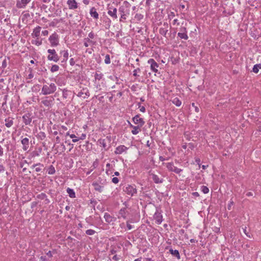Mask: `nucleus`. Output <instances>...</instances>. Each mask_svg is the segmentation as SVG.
<instances>
[{"instance_id":"f257e3e1","label":"nucleus","mask_w":261,"mask_h":261,"mask_svg":"<svg viewBox=\"0 0 261 261\" xmlns=\"http://www.w3.org/2000/svg\"><path fill=\"white\" fill-rule=\"evenodd\" d=\"M131 5L127 1H124L122 5L119 8L118 12L120 14L119 21H123L129 15Z\"/></svg>"},{"instance_id":"f03ea898","label":"nucleus","mask_w":261,"mask_h":261,"mask_svg":"<svg viewBox=\"0 0 261 261\" xmlns=\"http://www.w3.org/2000/svg\"><path fill=\"white\" fill-rule=\"evenodd\" d=\"M43 85L41 89V94L44 95H50L57 90V87L54 83H48L45 80L43 81Z\"/></svg>"},{"instance_id":"7ed1b4c3","label":"nucleus","mask_w":261,"mask_h":261,"mask_svg":"<svg viewBox=\"0 0 261 261\" xmlns=\"http://www.w3.org/2000/svg\"><path fill=\"white\" fill-rule=\"evenodd\" d=\"M47 51L48 54L47 57L48 61H54L56 63L59 61L60 57L55 49H48Z\"/></svg>"},{"instance_id":"20e7f679","label":"nucleus","mask_w":261,"mask_h":261,"mask_svg":"<svg viewBox=\"0 0 261 261\" xmlns=\"http://www.w3.org/2000/svg\"><path fill=\"white\" fill-rule=\"evenodd\" d=\"M123 191L131 197L137 193L136 186L135 185H128L123 189Z\"/></svg>"},{"instance_id":"39448f33","label":"nucleus","mask_w":261,"mask_h":261,"mask_svg":"<svg viewBox=\"0 0 261 261\" xmlns=\"http://www.w3.org/2000/svg\"><path fill=\"white\" fill-rule=\"evenodd\" d=\"M48 41L50 42L51 47H56L59 45V36L58 34L54 32L48 38Z\"/></svg>"},{"instance_id":"423d86ee","label":"nucleus","mask_w":261,"mask_h":261,"mask_svg":"<svg viewBox=\"0 0 261 261\" xmlns=\"http://www.w3.org/2000/svg\"><path fill=\"white\" fill-rule=\"evenodd\" d=\"M54 100L53 96H46L42 99L41 103L46 107L51 108L54 105Z\"/></svg>"},{"instance_id":"0eeeda50","label":"nucleus","mask_w":261,"mask_h":261,"mask_svg":"<svg viewBox=\"0 0 261 261\" xmlns=\"http://www.w3.org/2000/svg\"><path fill=\"white\" fill-rule=\"evenodd\" d=\"M33 116L31 113L28 112L22 116V121L25 125L32 126L31 124Z\"/></svg>"},{"instance_id":"6e6552de","label":"nucleus","mask_w":261,"mask_h":261,"mask_svg":"<svg viewBox=\"0 0 261 261\" xmlns=\"http://www.w3.org/2000/svg\"><path fill=\"white\" fill-rule=\"evenodd\" d=\"M59 54L61 55V57H62L61 60V65L64 66L66 64L67 61L68 59V50L67 49L61 50L60 51Z\"/></svg>"},{"instance_id":"1a4fd4ad","label":"nucleus","mask_w":261,"mask_h":261,"mask_svg":"<svg viewBox=\"0 0 261 261\" xmlns=\"http://www.w3.org/2000/svg\"><path fill=\"white\" fill-rule=\"evenodd\" d=\"M166 167L169 171L174 172L177 174H179L183 170L174 166L173 163H168L166 165Z\"/></svg>"},{"instance_id":"9d476101","label":"nucleus","mask_w":261,"mask_h":261,"mask_svg":"<svg viewBox=\"0 0 261 261\" xmlns=\"http://www.w3.org/2000/svg\"><path fill=\"white\" fill-rule=\"evenodd\" d=\"M169 28H171V26H169L167 22H164L162 27L159 29V33L163 36L166 37V35L168 32Z\"/></svg>"},{"instance_id":"9b49d317","label":"nucleus","mask_w":261,"mask_h":261,"mask_svg":"<svg viewBox=\"0 0 261 261\" xmlns=\"http://www.w3.org/2000/svg\"><path fill=\"white\" fill-rule=\"evenodd\" d=\"M140 114L136 115L132 118V120L135 124H137V125L140 126H143L145 124V121L143 118L140 117Z\"/></svg>"},{"instance_id":"f8f14e48","label":"nucleus","mask_w":261,"mask_h":261,"mask_svg":"<svg viewBox=\"0 0 261 261\" xmlns=\"http://www.w3.org/2000/svg\"><path fill=\"white\" fill-rule=\"evenodd\" d=\"M148 63L150 65L151 70L154 72H157L158 71V68L159 67V64L155 62L153 59H149L148 60Z\"/></svg>"},{"instance_id":"ddd939ff","label":"nucleus","mask_w":261,"mask_h":261,"mask_svg":"<svg viewBox=\"0 0 261 261\" xmlns=\"http://www.w3.org/2000/svg\"><path fill=\"white\" fill-rule=\"evenodd\" d=\"M117 12V10L116 8H114L112 6L108 8V14L114 19H116L118 18Z\"/></svg>"},{"instance_id":"4468645a","label":"nucleus","mask_w":261,"mask_h":261,"mask_svg":"<svg viewBox=\"0 0 261 261\" xmlns=\"http://www.w3.org/2000/svg\"><path fill=\"white\" fill-rule=\"evenodd\" d=\"M76 95L78 97L85 99L90 96V92L87 88H83L81 91L78 92Z\"/></svg>"},{"instance_id":"2eb2a0df","label":"nucleus","mask_w":261,"mask_h":261,"mask_svg":"<svg viewBox=\"0 0 261 261\" xmlns=\"http://www.w3.org/2000/svg\"><path fill=\"white\" fill-rule=\"evenodd\" d=\"M150 175L151 176V178L155 184H162L164 181V179L162 177H160L159 175L153 173H150Z\"/></svg>"},{"instance_id":"dca6fc26","label":"nucleus","mask_w":261,"mask_h":261,"mask_svg":"<svg viewBox=\"0 0 261 261\" xmlns=\"http://www.w3.org/2000/svg\"><path fill=\"white\" fill-rule=\"evenodd\" d=\"M21 138L22 139L21 140V143L22 145V149L24 151H27L29 148V139L28 138H23L22 137H21Z\"/></svg>"},{"instance_id":"f3484780","label":"nucleus","mask_w":261,"mask_h":261,"mask_svg":"<svg viewBox=\"0 0 261 261\" xmlns=\"http://www.w3.org/2000/svg\"><path fill=\"white\" fill-rule=\"evenodd\" d=\"M31 0H20L16 2V7L18 8H24L27 5L29 4Z\"/></svg>"},{"instance_id":"a211bd4d","label":"nucleus","mask_w":261,"mask_h":261,"mask_svg":"<svg viewBox=\"0 0 261 261\" xmlns=\"http://www.w3.org/2000/svg\"><path fill=\"white\" fill-rule=\"evenodd\" d=\"M129 125L130 127L132 128L133 129L131 131V133L133 135H137L141 131V127L142 126H140L139 125L135 126L133 125L129 121H128Z\"/></svg>"},{"instance_id":"6ab92c4d","label":"nucleus","mask_w":261,"mask_h":261,"mask_svg":"<svg viewBox=\"0 0 261 261\" xmlns=\"http://www.w3.org/2000/svg\"><path fill=\"white\" fill-rule=\"evenodd\" d=\"M104 218L105 221L108 223H113L116 221V218L111 216L108 213H106L104 215Z\"/></svg>"},{"instance_id":"aec40b11","label":"nucleus","mask_w":261,"mask_h":261,"mask_svg":"<svg viewBox=\"0 0 261 261\" xmlns=\"http://www.w3.org/2000/svg\"><path fill=\"white\" fill-rule=\"evenodd\" d=\"M128 149V148L124 145H119L116 148V149L114 151L116 154H120L124 152H126Z\"/></svg>"},{"instance_id":"412c9836","label":"nucleus","mask_w":261,"mask_h":261,"mask_svg":"<svg viewBox=\"0 0 261 261\" xmlns=\"http://www.w3.org/2000/svg\"><path fill=\"white\" fill-rule=\"evenodd\" d=\"M92 186L95 191L101 193L104 191L105 186L98 185L97 182H92Z\"/></svg>"},{"instance_id":"4be33fe9","label":"nucleus","mask_w":261,"mask_h":261,"mask_svg":"<svg viewBox=\"0 0 261 261\" xmlns=\"http://www.w3.org/2000/svg\"><path fill=\"white\" fill-rule=\"evenodd\" d=\"M153 218L155 220L156 223L160 224L163 221V216L161 213L156 212L153 215Z\"/></svg>"},{"instance_id":"5701e85b","label":"nucleus","mask_w":261,"mask_h":261,"mask_svg":"<svg viewBox=\"0 0 261 261\" xmlns=\"http://www.w3.org/2000/svg\"><path fill=\"white\" fill-rule=\"evenodd\" d=\"M67 4L70 10H74L78 7L77 3L75 0H68Z\"/></svg>"},{"instance_id":"b1692460","label":"nucleus","mask_w":261,"mask_h":261,"mask_svg":"<svg viewBox=\"0 0 261 261\" xmlns=\"http://www.w3.org/2000/svg\"><path fill=\"white\" fill-rule=\"evenodd\" d=\"M128 214V211H127L126 208L125 207L121 208L119 212V215L124 219H126L127 218V216ZM118 218H119V216Z\"/></svg>"},{"instance_id":"393cba45","label":"nucleus","mask_w":261,"mask_h":261,"mask_svg":"<svg viewBox=\"0 0 261 261\" xmlns=\"http://www.w3.org/2000/svg\"><path fill=\"white\" fill-rule=\"evenodd\" d=\"M14 118L11 117H8L5 119V125L7 128H10L13 126L14 124Z\"/></svg>"},{"instance_id":"a878e982","label":"nucleus","mask_w":261,"mask_h":261,"mask_svg":"<svg viewBox=\"0 0 261 261\" xmlns=\"http://www.w3.org/2000/svg\"><path fill=\"white\" fill-rule=\"evenodd\" d=\"M90 16L94 19H97L99 17V14L97 13L95 7H93L90 9L89 12Z\"/></svg>"},{"instance_id":"bb28decb","label":"nucleus","mask_w":261,"mask_h":261,"mask_svg":"<svg viewBox=\"0 0 261 261\" xmlns=\"http://www.w3.org/2000/svg\"><path fill=\"white\" fill-rule=\"evenodd\" d=\"M41 29V28L40 26H38L33 30V33L32 34L33 38H37L38 39L40 34Z\"/></svg>"},{"instance_id":"cd10ccee","label":"nucleus","mask_w":261,"mask_h":261,"mask_svg":"<svg viewBox=\"0 0 261 261\" xmlns=\"http://www.w3.org/2000/svg\"><path fill=\"white\" fill-rule=\"evenodd\" d=\"M93 182H97L98 185L103 186H105L107 184L106 179L102 177H98L96 180L94 181Z\"/></svg>"},{"instance_id":"c85d7f7f","label":"nucleus","mask_w":261,"mask_h":261,"mask_svg":"<svg viewBox=\"0 0 261 261\" xmlns=\"http://www.w3.org/2000/svg\"><path fill=\"white\" fill-rule=\"evenodd\" d=\"M42 148L39 147L37 150L32 151L30 154L31 158H35L36 156H39L42 152Z\"/></svg>"},{"instance_id":"c756f323","label":"nucleus","mask_w":261,"mask_h":261,"mask_svg":"<svg viewBox=\"0 0 261 261\" xmlns=\"http://www.w3.org/2000/svg\"><path fill=\"white\" fill-rule=\"evenodd\" d=\"M169 252L177 259H180V256L179 251L177 250H173L172 248L169 249Z\"/></svg>"},{"instance_id":"7c9ffc66","label":"nucleus","mask_w":261,"mask_h":261,"mask_svg":"<svg viewBox=\"0 0 261 261\" xmlns=\"http://www.w3.org/2000/svg\"><path fill=\"white\" fill-rule=\"evenodd\" d=\"M67 193L68 194L70 198H75V193L74 190L70 188H68L66 190Z\"/></svg>"},{"instance_id":"2f4dec72","label":"nucleus","mask_w":261,"mask_h":261,"mask_svg":"<svg viewBox=\"0 0 261 261\" xmlns=\"http://www.w3.org/2000/svg\"><path fill=\"white\" fill-rule=\"evenodd\" d=\"M172 102L177 107H179L181 105V101L178 97L173 98Z\"/></svg>"},{"instance_id":"473e14b6","label":"nucleus","mask_w":261,"mask_h":261,"mask_svg":"<svg viewBox=\"0 0 261 261\" xmlns=\"http://www.w3.org/2000/svg\"><path fill=\"white\" fill-rule=\"evenodd\" d=\"M103 76V74L99 71L96 72L94 74V79L95 80L100 81L102 79Z\"/></svg>"},{"instance_id":"72a5a7b5","label":"nucleus","mask_w":261,"mask_h":261,"mask_svg":"<svg viewBox=\"0 0 261 261\" xmlns=\"http://www.w3.org/2000/svg\"><path fill=\"white\" fill-rule=\"evenodd\" d=\"M97 142L100 146H102L104 148L107 147L106 140L105 139L100 138L98 140Z\"/></svg>"},{"instance_id":"f704fd0d","label":"nucleus","mask_w":261,"mask_h":261,"mask_svg":"<svg viewBox=\"0 0 261 261\" xmlns=\"http://www.w3.org/2000/svg\"><path fill=\"white\" fill-rule=\"evenodd\" d=\"M36 137L38 139L43 140L46 138V134L44 132H40Z\"/></svg>"},{"instance_id":"c9c22d12","label":"nucleus","mask_w":261,"mask_h":261,"mask_svg":"<svg viewBox=\"0 0 261 261\" xmlns=\"http://www.w3.org/2000/svg\"><path fill=\"white\" fill-rule=\"evenodd\" d=\"M259 69H261V64H257L254 65L252 71L255 73H257L259 71Z\"/></svg>"},{"instance_id":"e433bc0d","label":"nucleus","mask_w":261,"mask_h":261,"mask_svg":"<svg viewBox=\"0 0 261 261\" xmlns=\"http://www.w3.org/2000/svg\"><path fill=\"white\" fill-rule=\"evenodd\" d=\"M56 172V170L55 167L53 165H50L47 169V173L48 174H54Z\"/></svg>"},{"instance_id":"4c0bfd02","label":"nucleus","mask_w":261,"mask_h":261,"mask_svg":"<svg viewBox=\"0 0 261 261\" xmlns=\"http://www.w3.org/2000/svg\"><path fill=\"white\" fill-rule=\"evenodd\" d=\"M177 36L180 39H183L186 40H188L189 38L187 33H178Z\"/></svg>"},{"instance_id":"58836bf2","label":"nucleus","mask_w":261,"mask_h":261,"mask_svg":"<svg viewBox=\"0 0 261 261\" xmlns=\"http://www.w3.org/2000/svg\"><path fill=\"white\" fill-rule=\"evenodd\" d=\"M59 70V66L58 65H53L50 68V71L51 72H55L58 71Z\"/></svg>"},{"instance_id":"ea45409f","label":"nucleus","mask_w":261,"mask_h":261,"mask_svg":"<svg viewBox=\"0 0 261 261\" xmlns=\"http://www.w3.org/2000/svg\"><path fill=\"white\" fill-rule=\"evenodd\" d=\"M200 189L204 194H207L209 192V189L206 186H202Z\"/></svg>"},{"instance_id":"a19ab883","label":"nucleus","mask_w":261,"mask_h":261,"mask_svg":"<svg viewBox=\"0 0 261 261\" xmlns=\"http://www.w3.org/2000/svg\"><path fill=\"white\" fill-rule=\"evenodd\" d=\"M143 15L139 13H137L135 16V19L138 21H140L143 18Z\"/></svg>"},{"instance_id":"79ce46f5","label":"nucleus","mask_w":261,"mask_h":261,"mask_svg":"<svg viewBox=\"0 0 261 261\" xmlns=\"http://www.w3.org/2000/svg\"><path fill=\"white\" fill-rule=\"evenodd\" d=\"M46 197L47 195L44 193H41V194H39L37 195V198L41 200L44 199Z\"/></svg>"},{"instance_id":"37998d69","label":"nucleus","mask_w":261,"mask_h":261,"mask_svg":"<svg viewBox=\"0 0 261 261\" xmlns=\"http://www.w3.org/2000/svg\"><path fill=\"white\" fill-rule=\"evenodd\" d=\"M88 43H93V41L88 38H85L84 44L85 47H88L89 46Z\"/></svg>"},{"instance_id":"c03bdc74","label":"nucleus","mask_w":261,"mask_h":261,"mask_svg":"<svg viewBox=\"0 0 261 261\" xmlns=\"http://www.w3.org/2000/svg\"><path fill=\"white\" fill-rule=\"evenodd\" d=\"M96 231L93 229H88L86 231V234L89 236L93 235Z\"/></svg>"},{"instance_id":"a18cd8bd","label":"nucleus","mask_w":261,"mask_h":261,"mask_svg":"<svg viewBox=\"0 0 261 261\" xmlns=\"http://www.w3.org/2000/svg\"><path fill=\"white\" fill-rule=\"evenodd\" d=\"M105 63L106 64H109L111 63V59H110V55L108 54L106 55V56L105 57Z\"/></svg>"},{"instance_id":"49530a36","label":"nucleus","mask_w":261,"mask_h":261,"mask_svg":"<svg viewBox=\"0 0 261 261\" xmlns=\"http://www.w3.org/2000/svg\"><path fill=\"white\" fill-rule=\"evenodd\" d=\"M70 137L72 139V141L74 143H75L79 140V139L76 138V137L75 136V135L74 134H71L70 135Z\"/></svg>"},{"instance_id":"de8ad7c7","label":"nucleus","mask_w":261,"mask_h":261,"mask_svg":"<svg viewBox=\"0 0 261 261\" xmlns=\"http://www.w3.org/2000/svg\"><path fill=\"white\" fill-rule=\"evenodd\" d=\"M32 42L33 44H35V45H36L37 46H40L42 43V40H36L35 41H33Z\"/></svg>"},{"instance_id":"09e8293b","label":"nucleus","mask_w":261,"mask_h":261,"mask_svg":"<svg viewBox=\"0 0 261 261\" xmlns=\"http://www.w3.org/2000/svg\"><path fill=\"white\" fill-rule=\"evenodd\" d=\"M243 232H244V233L249 238H251V236L250 235V233H249V231L247 230V227H245L244 228H243Z\"/></svg>"},{"instance_id":"8fccbe9b","label":"nucleus","mask_w":261,"mask_h":261,"mask_svg":"<svg viewBox=\"0 0 261 261\" xmlns=\"http://www.w3.org/2000/svg\"><path fill=\"white\" fill-rule=\"evenodd\" d=\"M68 91L66 89H64L63 90V97L64 98H67V96H68Z\"/></svg>"},{"instance_id":"3c124183","label":"nucleus","mask_w":261,"mask_h":261,"mask_svg":"<svg viewBox=\"0 0 261 261\" xmlns=\"http://www.w3.org/2000/svg\"><path fill=\"white\" fill-rule=\"evenodd\" d=\"M191 105L194 108L195 111L196 113H198L199 112V109L198 107L196 106L195 103L193 102Z\"/></svg>"},{"instance_id":"603ef678","label":"nucleus","mask_w":261,"mask_h":261,"mask_svg":"<svg viewBox=\"0 0 261 261\" xmlns=\"http://www.w3.org/2000/svg\"><path fill=\"white\" fill-rule=\"evenodd\" d=\"M179 32L181 33H187V29L186 27H182L179 29Z\"/></svg>"},{"instance_id":"864d4df0","label":"nucleus","mask_w":261,"mask_h":261,"mask_svg":"<svg viewBox=\"0 0 261 261\" xmlns=\"http://www.w3.org/2000/svg\"><path fill=\"white\" fill-rule=\"evenodd\" d=\"M140 71V69L139 68H137L133 71V75L135 76H138L139 75L137 74L138 72Z\"/></svg>"},{"instance_id":"5fc2aeb1","label":"nucleus","mask_w":261,"mask_h":261,"mask_svg":"<svg viewBox=\"0 0 261 261\" xmlns=\"http://www.w3.org/2000/svg\"><path fill=\"white\" fill-rule=\"evenodd\" d=\"M7 60L5 58L2 64V68L3 69H5L7 67Z\"/></svg>"},{"instance_id":"6e6d98bb","label":"nucleus","mask_w":261,"mask_h":261,"mask_svg":"<svg viewBox=\"0 0 261 261\" xmlns=\"http://www.w3.org/2000/svg\"><path fill=\"white\" fill-rule=\"evenodd\" d=\"M117 252V250L115 247H111V249L110 250V253L111 254H114Z\"/></svg>"},{"instance_id":"4d7b16f0","label":"nucleus","mask_w":261,"mask_h":261,"mask_svg":"<svg viewBox=\"0 0 261 261\" xmlns=\"http://www.w3.org/2000/svg\"><path fill=\"white\" fill-rule=\"evenodd\" d=\"M119 180L118 179V178L116 177H113L112 179V181L114 183V184H118V182H119Z\"/></svg>"},{"instance_id":"13d9d810","label":"nucleus","mask_w":261,"mask_h":261,"mask_svg":"<svg viewBox=\"0 0 261 261\" xmlns=\"http://www.w3.org/2000/svg\"><path fill=\"white\" fill-rule=\"evenodd\" d=\"M195 162L198 165L199 167L200 168L201 166L200 159L199 158H195Z\"/></svg>"},{"instance_id":"bf43d9fd","label":"nucleus","mask_w":261,"mask_h":261,"mask_svg":"<svg viewBox=\"0 0 261 261\" xmlns=\"http://www.w3.org/2000/svg\"><path fill=\"white\" fill-rule=\"evenodd\" d=\"M41 166V167H43V164H41V163H37V164H34L33 165H32V166L31 167V168H32V169H33V168H35V167H36V166Z\"/></svg>"},{"instance_id":"052dcab7","label":"nucleus","mask_w":261,"mask_h":261,"mask_svg":"<svg viewBox=\"0 0 261 261\" xmlns=\"http://www.w3.org/2000/svg\"><path fill=\"white\" fill-rule=\"evenodd\" d=\"M69 64L71 66H74L75 65V61L73 58H71L69 60Z\"/></svg>"},{"instance_id":"680f3d73","label":"nucleus","mask_w":261,"mask_h":261,"mask_svg":"<svg viewBox=\"0 0 261 261\" xmlns=\"http://www.w3.org/2000/svg\"><path fill=\"white\" fill-rule=\"evenodd\" d=\"M88 37L89 39H93L94 37V34L93 32H91L90 33H89L88 34Z\"/></svg>"},{"instance_id":"e2e57ef3","label":"nucleus","mask_w":261,"mask_h":261,"mask_svg":"<svg viewBox=\"0 0 261 261\" xmlns=\"http://www.w3.org/2000/svg\"><path fill=\"white\" fill-rule=\"evenodd\" d=\"M4 155V148L0 145V157L3 156Z\"/></svg>"},{"instance_id":"0e129e2a","label":"nucleus","mask_w":261,"mask_h":261,"mask_svg":"<svg viewBox=\"0 0 261 261\" xmlns=\"http://www.w3.org/2000/svg\"><path fill=\"white\" fill-rule=\"evenodd\" d=\"M46 254L50 258L53 257V252L51 251H49L46 253Z\"/></svg>"},{"instance_id":"69168bd1","label":"nucleus","mask_w":261,"mask_h":261,"mask_svg":"<svg viewBox=\"0 0 261 261\" xmlns=\"http://www.w3.org/2000/svg\"><path fill=\"white\" fill-rule=\"evenodd\" d=\"M5 170V167L3 165H0V173L4 172Z\"/></svg>"},{"instance_id":"338daca9","label":"nucleus","mask_w":261,"mask_h":261,"mask_svg":"<svg viewBox=\"0 0 261 261\" xmlns=\"http://www.w3.org/2000/svg\"><path fill=\"white\" fill-rule=\"evenodd\" d=\"M39 261H47V259L46 258V256H41L40 257Z\"/></svg>"},{"instance_id":"774afa93","label":"nucleus","mask_w":261,"mask_h":261,"mask_svg":"<svg viewBox=\"0 0 261 261\" xmlns=\"http://www.w3.org/2000/svg\"><path fill=\"white\" fill-rule=\"evenodd\" d=\"M112 259L115 261H118L120 259V258L118 257L117 255H115L113 257Z\"/></svg>"}]
</instances>
